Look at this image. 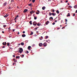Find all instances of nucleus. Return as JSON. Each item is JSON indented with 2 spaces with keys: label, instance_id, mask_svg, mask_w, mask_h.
Returning <instances> with one entry per match:
<instances>
[{
  "label": "nucleus",
  "instance_id": "nucleus-26",
  "mask_svg": "<svg viewBox=\"0 0 77 77\" xmlns=\"http://www.w3.org/2000/svg\"><path fill=\"white\" fill-rule=\"evenodd\" d=\"M48 38V36H46L45 37V39H47V38Z\"/></svg>",
  "mask_w": 77,
  "mask_h": 77
},
{
  "label": "nucleus",
  "instance_id": "nucleus-8",
  "mask_svg": "<svg viewBox=\"0 0 77 77\" xmlns=\"http://www.w3.org/2000/svg\"><path fill=\"white\" fill-rule=\"evenodd\" d=\"M22 37H23V38H24V37H25L26 36V35L25 34H23L22 35Z\"/></svg>",
  "mask_w": 77,
  "mask_h": 77
},
{
  "label": "nucleus",
  "instance_id": "nucleus-7",
  "mask_svg": "<svg viewBox=\"0 0 77 77\" xmlns=\"http://www.w3.org/2000/svg\"><path fill=\"white\" fill-rule=\"evenodd\" d=\"M31 48V46H29L28 47V50H30V48Z\"/></svg>",
  "mask_w": 77,
  "mask_h": 77
},
{
  "label": "nucleus",
  "instance_id": "nucleus-49",
  "mask_svg": "<svg viewBox=\"0 0 77 77\" xmlns=\"http://www.w3.org/2000/svg\"><path fill=\"white\" fill-rule=\"evenodd\" d=\"M47 23H49V21H47Z\"/></svg>",
  "mask_w": 77,
  "mask_h": 77
},
{
  "label": "nucleus",
  "instance_id": "nucleus-5",
  "mask_svg": "<svg viewBox=\"0 0 77 77\" xmlns=\"http://www.w3.org/2000/svg\"><path fill=\"white\" fill-rule=\"evenodd\" d=\"M6 5H7V2H5L3 4V6H6Z\"/></svg>",
  "mask_w": 77,
  "mask_h": 77
},
{
  "label": "nucleus",
  "instance_id": "nucleus-24",
  "mask_svg": "<svg viewBox=\"0 0 77 77\" xmlns=\"http://www.w3.org/2000/svg\"><path fill=\"white\" fill-rule=\"evenodd\" d=\"M21 57H24V55H23V54L21 55Z\"/></svg>",
  "mask_w": 77,
  "mask_h": 77
},
{
  "label": "nucleus",
  "instance_id": "nucleus-4",
  "mask_svg": "<svg viewBox=\"0 0 77 77\" xmlns=\"http://www.w3.org/2000/svg\"><path fill=\"white\" fill-rule=\"evenodd\" d=\"M38 45H39V47H42V43H39L38 44Z\"/></svg>",
  "mask_w": 77,
  "mask_h": 77
},
{
  "label": "nucleus",
  "instance_id": "nucleus-16",
  "mask_svg": "<svg viewBox=\"0 0 77 77\" xmlns=\"http://www.w3.org/2000/svg\"><path fill=\"white\" fill-rule=\"evenodd\" d=\"M37 26H40V25H41V23H38L37 24Z\"/></svg>",
  "mask_w": 77,
  "mask_h": 77
},
{
  "label": "nucleus",
  "instance_id": "nucleus-21",
  "mask_svg": "<svg viewBox=\"0 0 77 77\" xmlns=\"http://www.w3.org/2000/svg\"><path fill=\"white\" fill-rule=\"evenodd\" d=\"M34 20H36L37 19V17H35L34 16Z\"/></svg>",
  "mask_w": 77,
  "mask_h": 77
},
{
  "label": "nucleus",
  "instance_id": "nucleus-44",
  "mask_svg": "<svg viewBox=\"0 0 77 77\" xmlns=\"http://www.w3.org/2000/svg\"><path fill=\"white\" fill-rule=\"evenodd\" d=\"M37 12H39V13H40V11H39V10H37Z\"/></svg>",
  "mask_w": 77,
  "mask_h": 77
},
{
  "label": "nucleus",
  "instance_id": "nucleus-33",
  "mask_svg": "<svg viewBox=\"0 0 77 77\" xmlns=\"http://www.w3.org/2000/svg\"><path fill=\"white\" fill-rule=\"evenodd\" d=\"M39 13H39V12H36V14H37L38 15V14H39Z\"/></svg>",
  "mask_w": 77,
  "mask_h": 77
},
{
  "label": "nucleus",
  "instance_id": "nucleus-30",
  "mask_svg": "<svg viewBox=\"0 0 77 77\" xmlns=\"http://www.w3.org/2000/svg\"><path fill=\"white\" fill-rule=\"evenodd\" d=\"M26 53L27 54H28V53H29V51H26Z\"/></svg>",
  "mask_w": 77,
  "mask_h": 77
},
{
  "label": "nucleus",
  "instance_id": "nucleus-51",
  "mask_svg": "<svg viewBox=\"0 0 77 77\" xmlns=\"http://www.w3.org/2000/svg\"><path fill=\"white\" fill-rule=\"evenodd\" d=\"M2 33H4V31H3L2 32Z\"/></svg>",
  "mask_w": 77,
  "mask_h": 77
},
{
  "label": "nucleus",
  "instance_id": "nucleus-50",
  "mask_svg": "<svg viewBox=\"0 0 77 77\" xmlns=\"http://www.w3.org/2000/svg\"><path fill=\"white\" fill-rule=\"evenodd\" d=\"M74 16H75V14H73V17H74Z\"/></svg>",
  "mask_w": 77,
  "mask_h": 77
},
{
  "label": "nucleus",
  "instance_id": "nucleus-18",
  "mask_svg": "<svg viewBox=\"0 0 77 77\" xmlns=\"http://www.w3.org/2000/svg\"><path fill=\"white\" fill-rule=\"evenodd\" d=\"M51 19L52 20H53V17H50L49 18V20H51Z\"/></svg>",
  "mask_w": 77,
  "mask_h": 77
},
{
  "label": "nucleus",
  "instance_id": "nucleus-45",
  "mask_svg": "<svg viewBox=\"0 0 77 77\" xmlns=\"http://www.w3.org/2000/svg\"><path fill=\"white\" fill-rule=\"evenodd\" d=\"M23 33H25V31H23Z\"/></svg>",
  "mask_w": 77,
  "mask_h": 77
},
{
  "label": "nucleus",
  "instance_id": "nucleus-32",
  "mask_svg": "<svg viewBox=\"0 0 77 77\" xmlns=\"http://www.w3.org/2000/svg\"><path fill=\"white\" fill-rule=\"evenodd\" d=\"M52 24H53V25H54L55 24V23L54 22H53L52 23Z\"/></svg>",
  "mask_w": 77,
  "mask_h": 77
},
{
  "label": "nucleus",
  "instance_id": "nucleus-27",
  "mask_svg": "<svg viewBox=\"0 0 77 77\" xmlns=\"http://www.w3.org/2000/svg\"><path fill=\"white\" fill-rule=\"evenodd\" d=\"M52 11L53 12H54L55 11H54V9H52Z\"/></svg>",
  "mask_w": 77,
  "mask_h": 77
},
{
  "label": "nucleus",
  "instance_id": "nucleus-28",
  "mask_svg": "<svg viewBox=\"0 0 77 77\" xmlns=\"http://www.w3.org/2000/svg\"><path fill=\"white\" fill-rule=\"evenodd\" d=\"M7 46H9V43H7Z\"/></svg>",
  "mask_w": 77,
  "mask_h": 77
},
{
  "label": "nucleus",
  "instance_id": "nucleus-57",
  "mask_svg": "<svg viewBox=\"0 0 77 77\" xmlns=\"http://www.w3.org/2000/svg\"><path fill=\"white\" fill-rule=\"evenodd\" d=\"M3 48H5V46H3Z\"/></svg>",
  "mask_w": 77,
  "mask_h": 77
},
{
  "label": "nucleus",
  "instance_id": "nucleus-31",
  "mask_svg": "<svg viewBox=\"0 0 77 77\" xmlns=\"http://www.w3.org/2000/svg\"><path fill=\"white\" fill-rule=\"evenodd\" d=\"M14 62H17V60H16L14 61Z\"/></svg>",
  "mask_w": 77,
  "mask_h": 77
},
{
  "label": "nucleus",
  "instance_id": "nucleus-35",
  "mask_svg": "<svg viewBox=\"0 0 77 77\" xmlns=\"http://www.w3.org/2000/svg\"><path fill=\"white\" fill-rule=\"evenodd\" d=\"M19 17V15H17L16 16V17L17 18H18V17Z\"/></svg>",
  "mask_w": 77,
  "mask_h": 77
},
{
  "label": "nucleus",
  "instance_id": "nucleus-36",
  "mask_svg": "<svg viewBox=\"0 0 77 77\" xmlns=\"http://www.w3.org/2000/svg\"><path fill=\"white\" fill-rule=\"evenodd\" d=\"M17 17H15V19H14V20H15H15H16V19H17Z\"/></svg>",
  "mask_w": 77,
  "mask_h": 77
},
{
  "label": "nucleus",
  "instance_id": "nucleus-52",
  "mask_svg": "<svg viewBox=\"0 0 77 77\" xmlns=\"http://www.w3.org/2000/svg\"><path fill=\"white\" fill-rule=\"evenodd\" d=\"M68 2V1H66V3H67Z\"/></svg>",
  "mask_w": 77,
  "mask_h": 77
},
{
  "label": "nucleus",
  "instance_id": "nucleus-22",
  "mask_svg": "<svg viewBox=\"0 0 77 77\" xmlns=\"http://www.w3.org/2000/svg\"><path fill=\"white\" fill-rule=\"evenodd\" d=\"M33 34V32H31V33L30 34V35H32Z\"/></svg>",
  "mask_w": 77,
  "mask_h": 77
},
{
  "label": "nucleus",
  "instance_id": "nucleus-38",
  "mask_svg": "<svg viewBox=\"0 0 77 77\" xmlns=\"http://www.w3.org/2000/svg\"><path fill=\"white\" fill-rule=\"evenodd\" d=\"M65 22H67V19H65Z\"/></svg>",
  "mask_w": 77,
  "mask_h": 77
},
{
  "label": "nucleus",
  "instance_id": "nucleus-60",
  "mask_svg": "<svg viewBox=\"0 0 77 77\" xmlns=\"http://www.w3.org/2000/svg\"><path fill=\"white\" fill-rule=\"evenodd\" d=\"M2 74V73L0 71V74Z\"/></svg>",
  "mask_w": 77,
  "mask_h": 77
},
{
  "label": "nucleus",
  "instance_id": "nucleus-25",
  "mask_svg": "<svg viewBox=\"0 0 77 77\" xmlns=\"http://www.w3.org/2000/svg\"><path fill=\"white\" fill-rule=\"evenodd\" d=\"M32 3H30V4H29L28 5V6H32Z\"/></svg>",
  "mask_w": 77,
  "mask_h": 77
},
{
  "label": "nucleus",
  "instance_id": "nucleus-9",
  "mask_svg": "<svg viewBox=\"0 0 77 77\" xmlns=\"http://www.w3.org/2000/svg\"><path fill=\"white\" fill-rule=\"evenodd\" d=\"M28 10L27 9H25L23 11V12H27Z\"/></svg>",
  "mask_w": 77,
  "mask_h": 77
},
{
  "label": "nucleus",
  "instance_id": "nucleus-46",
  "mask_svg": "<svg viewBox=\"0 0 77 77\" xmlns=\"http://www.w3.org/2000/svg\"><path fill=\"white\" fill-rule=\"evenodd\" d=\"M13 57H15V55H13Z\"/></svg>",
  "mask_w": 77,
  "mask_h": 77
},
{
  "label": "nucleus",
  "instance_id": "nucleus-41",
  "mask_svg": "<svg viewBox=\"0 0 77 77\" xmlns=\"http://www.w3.org/2000/svg\"><path fill=\"white\" fill-rule=\"evenodd\" d=\"M11 2H14V0H12V1H11Z\"/></svg>",
  "mask_w": 77,
  "mask_h": 77
},
{
  "label": "nucleus",
  "instance_id": "nucleus-15",
  "mask_svg": "<svg viewBox=\"0 0 77 77\" xmlns=\"http://www.w3.org/2000/svg\"><path fill=\"white\" fill-rule=\"evenodd\" d=\"M45 7L44 6L42 8V9L43 10H45Z\"/></svg>",
  "mask_w": 77,
  "mask_h": 77
},
{
  "label": "nucleus",
  "instance_id": "nucleus-39",
  "mask_svg": "<svg viewBox=\"0 0 77 77\" xmlns=\"http://www.w3.org/2000/svg\"><path fill=\"white\" fill-rule=\"evenodd\" d=\"M11 9V7H9L8 8V9Z\"/></svg>",
  "mask_w": 77,
  "mask_h": 77
},
{
  "label": "nucleus",
  "instance_id": "nucleus-19",
  "mask_svg": "<svg viewBox=\"0 0 77 77\" xmlns=\"http://www.w3.org/2000/svg\"><path fill=\"white\" fill-rule=\"evenodd\" d=\"M32 21H30L29 22V23L30 24H31V25H32Z\"/></svg>",
  "mask_w": 77,
  "mask_h": 77
},
{
  "label": "nucleus",
  "instance_id": "nucleus-37",
  "mask_svg": "<svg viewBox=\"0 0 77 77\" xmlns=\"http://www.w3.org/2000/svg\"><path fill=\"white\" fill-rule=\"evenodd\" d=\"M2 44L3 45H5V42H3Z\"/></svg>",
  "mask_w": 77,
  "mask_h": 77
},
{
  "label": "nucleus",
  "instance_id": "nucleus-59",
  "mask_svg": "<svg viewBox=\"0 0 77 77\" xmlns=\"http://www.w3.org/2000/svg\"><path fill=\"white\" fill-rule=\"evenodd\" d=\"M57 20H55V22H57Z\"/></svg>",
  "mask_w": 77,
  "mask_h": 77
},
{
  "label": "nucleus",
  "instance_id": "nucleus-56",
  "mask_svg": "<svg viewBox=\"0 0 77 77\" xmlns=\"http://www.w3.org/2000/svg\"><path fill=\"white\" fill-rule=\"evenodd\" d=\"M68 5H69V3H68Z\"/></svg>",
  "mask_w": 77,
  "mask_h": 77
},
{
  "label": "nucleus",
  "instance_id": "nucleus-61",
  "mask_svg": "<svg viewBox=\"0 0 77 77\" xmlns=\"http://www.w3.org/2000/svg\"><path fill=\"white\" fill-rule=\"evenodd\" d=\"M69 7H70V8H71V6H69Z\"/></svg>",
  "mask_w": 77,
  "mask_h": 77
},
{
  "label": "nucleus",
  "instance_id": "nucleus-17",
  "mask_svg": "<svg viewBox=\"0 0 77 77\" xmlns=\"http://www.w3.org/2000/svg\"><path fill=\"white\" fill-rule=\"evenodd\" d=\"M56 12L58 14H59V11L58 10H57V11H56Z\"/></svg>",
  "mask_w": 77,
  "mask_h": 77
},
{
  "label": "nucleus",
  "instance_id": "nucleus-23",
  "mask_svg": "<svg viewBox=\"0 0 77 77\" xmlns=\"http://www.w3.org/2000/svg\"><path fill=\"white\" fill-rule=\"evenodd\" d=\"M68 17H70V14H69V13H68Z\"/></svg>",
  "mask_w": 77,
  "mask_h": 77
},
{
  "label": "nucleus",
  "instance_id": "nucleus-62",
  "mask_svg": "<svg viewBox=\"0 0 77 77\" xmlns=\"http://www.w3.org/2000/svg\"><path fill=\"white\" fill-rule=\"evenodd\" d=\"M46 42H48V40H46Z\"/></svg>",
  "mask_w": 77,
  "mask_h": 77
},
{
  "label": "nucleus",
  "instance_id": "nucleus-2",
  "mask_svg": "<svg viewBox=\"0 0 77 77\" xmlns=\"http://www.w3.org/2000/svg\"><path fill=\"white\" fill-rule=\"evenodd\" d=\"M33 26H36V25L37 24V23H36V22L34 21L33 23Z\"/></svg>",
  "mask_w": 77,
  "mask_h": 77
},
{
  "label": "nucleus",
  "instance_id": "nucleus-55",
  "mask_svg": "<svg viewBox=\"0 0 77 77\" xmlns=\"http://www.w3.org/2000/svg\"><path fill=\"white\" fill-rule=\"evenodd\" d=\"M75 13H77V10L76 11Z\"/></svg>",
  "mask_w": 77,
  "mask_h": 77
},
{
  "label": "nucleus",
  "instance_id": "nucleus-58",
  "mask_svg": "<svg viewBox=\"0 0 77 77\" xmlns=\"http://www.w3.org/2000/svg\"><path fill=\"white\" fill-rule=\"evenodd\" d=\"M33 16L34 17H35V14H34L33 15Z\"/></svg>",
  "mask_w": 77,
  "mask_h": 77
},
{
  "label": "nucleus",
  "instance_id": "nucleus-14",
  "mask_svg": "<svg viewBox=\"0 0 77 77\" xmlns=\"http://www.w3.org/2000/svg\"><path fill=\"white\" fill-rule=\"evenodd\" d=\"M74 8H75V9H76L77 8V5H75L74 6Z\"/></svg>",
  "mask_w": 77,
  "mask_h": 77
},
{
  "label": "nucleus",
  "instance_id": "nucleus-42",
  "mask_svg": "<svg viewBox=\"0 0 77 77\" xmlns=\"http://www.w3.org/2000/svg\"><path fill=\"white\" fill-rule=\"evenodd\" d=\"M15 65H16V63H13V65H15Z\"/></svg>",
  "mask_w": 77,
  "mask_h": 77
},
{
  "label": "nucleus",
  "instance_id": "nucleus-12",
  "mask_svg": "<svg viewBox=\"0 0 77 77\" xmlns=\"http://www.w3.org/2000/svg\"><path fill=\"white\" fill-rule=\"evenodd\" d=\"M20 45H21L23 46L24 45V43L23 42H21L20 43Z\"/></svg>",
  "mask_w": 77,
  "mask_h": 77
},
{
  "label": "nucleus",
  "instance_id": "nucleus-40",
  "mask_svg": "<svg viewBox=\"0 0 77 77\" xmlns=\"http://www.w3.org/2000/svg\"><path fill=\"white\" fill-rule=\"evenodd\" d=\"M45 24H46V25H48V23H47V22H46Z\"/></svg>",
  "mask_w": 77,
  "mask_h": 77
},
{
  "label": "nucleus",
  "instance_id": "nucleus-64",
  "mask_svg": "<svg viewBox=\"0 0 77 77\" xmlns=\"http://www.w3.org/2000/svg\"><path fill=\"white\" fill-rule=\"evenodd\" d=\"M40 40H42V39H41V38H40Z\"/></svg>",
  "mask_w": 77,
  "mask_h": 77
},
{
  "label": "nucleus",
  "instance_id": "nucleus-20",
  "mask_svg": "<svg viewBox=\"0 0 77 77\" xmlns=\"http://www.w3.org/2000/svg\"><path fill=\"white\" fill-rule=\"evenodd\" d=\"M49 16H51L52 15V13H51V12H50L49 13Z\"/></svg>",
  "mask_w": 77,
  "mask_h": 77
},
{
  "label": "nucleus",
  "instance_id": "nucleus-29",
  "mask_svg": "<svg viewBox=\"0 0 77 77\" xmlns=\"http://www.w3.org/2000/svg\"><path fill=\"white\" fill-rule=\"evenodd\" d=\"M35 2V0H32V2L33 3H34Z\"/></svg>",
  "mask_w": 77,
  "mask_h": 77
},
{
  "label": "nucleus",
  "instance_id": "nucleus-43",
  "mask_svg": "<svg viewBox=\"0 0 77 77\" xmlns=\"http://www.w3.org/2000/svg\"><path fill=\"white\" fill-rule=\"evenodd\" d=\"M5 45H6V42H5Z\"/></svg>",
  "mask_w": 77,
  "mask_h": 77
},
{
  "label": "nucleus",
  "instance_id": "nucleus-10",
  "mask_svg": "<svg viewBox=\"0 0 77 77\" xmlns=\"http://www.w3.org/2000/svg\"><path fill=\"white\" fill-rule=\"evenodd\" d=\"M8 15V14H7L5 15L4 16V18H6V17H8V16L9 15Z\"/></svg>",
  "mask_w": 77,
  "mask_h": 77
},
{
  "label": "nucleus",
  "instance_id": "nucleus-63",
  "mask_svg": "<svg viewBox=\"0 0 77 77\" xmlns=\"http://www.w3.org/2000/svg\"><path fill=\"white\" fill-rule=\"evenodd\" d=\"M18 45H20V44H19Z\"/></svg>",
  "mask_w": 77,
  "mask_h": 77
},
{
  "label": "nucleus",
  "instance_id": "nucleus-48",
  "mask_svg": "<svg viewBox=\"0 0 77 77\" xmlns=\"http://www.w3.org/2000/svg\"><path fill=\"white\" fill-rule=\"evenodd\" d=\"M17 34L18 35H19V34H20V32H18Z\"/></svg>",
  "mask_w": 77,
  "mask_h": 77
},
{
  "label": "nucleus",
  "instance_id": "nucleus-34",
  "mask_svg": "<svg viewBox=\"0 0 77 77\" xmlns=\"http://www.w3.org/2000/svg\"><path fill=\"white\" fill-rule=\"evenodd\" d=\"M6 26H7L6 25H3V27H6Z\"/></svg>",
  "mask_w": 77,
  "mask_h": 77
},
{
  "label": "nucleus",
  "instance_id": "nucleus-53",
  "mask_svg": "<svg viewBox=\"0 0 77 77\" xmlns=\"http://www.w3.org/2000/svg\"><path fill=\"white\" fill-rule=\"evenodd\" d=\"M65 28V27H63V28H62V29H63Z\"/></svg>",
  "mask_w": 77,
  "mask_h": 77
},
{
  "label": "nucleus",
  "instance_id": "nucleus-3",
  "mask_svg": "<svg viewBox=\"0 0 77 77\" xmlns=\"http://www.w3.org/2000/svg\"><path fill=\"white\" fill-rule=\"evenodd\" d=\"M43 45L44 47H46V46L47 45V42L44 43L43 44Z\"/></svg>",
  "mask_w": 77,
  "mask_h": 77
},
{
  "label": "nucleus",
  "instance_id": "nucleus-13",
  "mask_svg": "<svg viewBox=\"0 0 77 77\" xmlns=\"http://www.w3.org/2000/svg\"><path fill=\"white\" fill-rule=\"evenodd\" d=\"M52 15L53 16H55V15H56V13H52Z\"/></svg>",
  "mask_w": 77,
  "mask_h": 77
},
{
  "label": "nucleus",
  "instance_id": "nucleus-1",
  "mask_svg": "<svg viewBox=\"0 0 77 77\" xmlns=\"http://www.w3.org/2000/svg\"><path fill=\"white\" fill-rule=\"evenodd\" d=\"M20 50H19V53H21L22 52H23V50L21 48H19Z\"/></svg>",
  "mask_w": 77,
  "mask_h": 77
},
{
  "label": "nucleus",
  "instance_id": "nucleus-11",
  "mask_svg": "<svg viewBox=\"0 0 77 77\" xmlns=\"http://www.w3.org/2000/svg\"><path fill=\"white\" fill-rule=\"evenodd\" d=\"M16 59H19L20 57V56H16Z\"/></svg>",
  "mask_w": 77,
  "mask_h": 77
},
{
  "label": "nucleus",
  "instance_id": "nucleus-6",
  "mask_svg": "<svg viewBox=\"0 0 77 77\" xmlns=\"http://www.w3.org/2000/svg\"><path fill=\"white\" fill-rule=\"evenodd\" d=\"M35 13V11H32L30 12V13L31 14H34Z\"/></svg>",
  "mask_w": 77,
  "mask_h": 77
},
{
  "label": "nucleus",
  "instance_id": "nucleus-54",
  "mask_svg": "<svg viewBox=\"0 0 77 77\" xmlns=\"http://www.w3.org/2000/svg\"><path fill=\"white\" fill-rule=\"evenodd\" d=\"M38 29V28H37V27L35 28V30H36V29Z\"/></svg>",
  "mask_w": 77,
  "mask_h": 77
},
{
  "label": "nucleus",
  "instance_id": "nucleus-47",
  "mask_svg": "<svg viewBox=\"0 0 77 77\" xmlns=\"http://www.w3.org/2000/svg\"><path fill=\"white\" fill-rule=\"evenodd\" d=\"M15 31V29H13V32H14Z\"/></svg>",
  "mask_w": 77,
  "mask_h": 77
}]
</instances>
